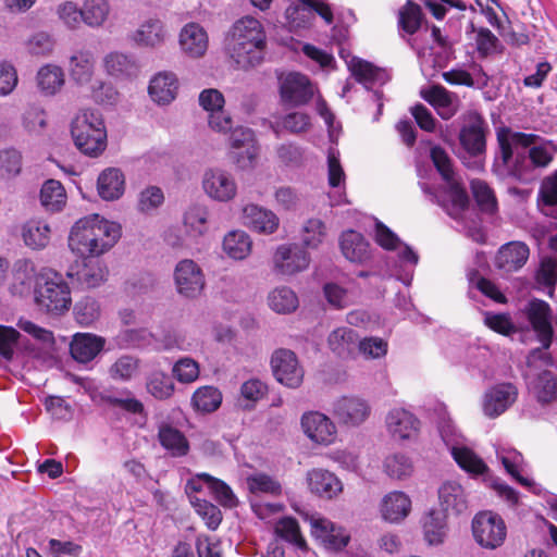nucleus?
I'll list each match as a JSON object with an SVG mask.
<instances>
[{
    "label": "nucleus",
    "instance_id": "obj_27",
    "mask_svg": "<svg viewBox=\"0 0 557 557\" xmlns=\"http://www.w3.org/2000/svg\"><path fill=\"white\" fill-rule=\"evenodd\" d=\"M529 256L530 249L527 244L510 242L498 249L496 265L506 272H515L527 263Z\"/></svg>",
    "mask_w": 557,
    "mask_h": 557
},
{
    "label": "nucleus",
    "instance_id": "obj_41",
    "mask_svg": "<svg viewBox=\"0 0 557 557\" xmlns=\"http://www.w3.org/2000/svg\"><path fill=\"white\" fill-rule=\"evenodd\" d=\"M109 271L100 260H89L76 272V282L82 288H95L107 281Z\"/></svg>",
    "mask_w": 557,
    "mask_h": 557
},
{
    "label": "nucleus",
    "instance_id": "obj_30",
    "mask_svg": "<svg viewBox=\"0 0 557 557\" xmlns=\"http://www.w3.org/2000/svg\"><path fill=\"white\" fill-rule=\"evenodd\" d=\"M339 247L343 256L350 262L363 263L371 257L370 244L362 234L352 230L342 234Z\"/></svg>",
    "mask_w": 557,
    "mask_h": 557
},
{
    "label": "nucleus",
    "instance_id": "obj_53",
    "mask_svg": "<svg viewBox=\"0 0 557 557\" xmlns=\"http://www.w3.org/2000/svg\"><path fill=\"white\" fill-rule=\"evenodd\" d=\"M269 306L277 313H290L298 307V297L289 287L273 289L268 297Z\"/></svg>",
    "mask_w": 557,
    "mask_h": 557
},
{
    "label": "nucleus",
    "instance_id": "obj_43",
    "mask_svg": "<svg viewBox=\"0 0 557 557\" xmlns=\"http://www.w3.org/2000/svg\"><path fill=\"white\" fill-rule=\"evenodd\" d=\"M50 226L41 220H29L22 228V238L32 249H42L50 240Z\"/></svg>",
    "mask_w": 557,
    "mask_h": 557
},
{
    "label": "nucleus",
    "instance_id": "obj_51",
    "mask_svg": "<svg viewBox=\"0 0 557 557\" xmlns=\"http://www.w3.org/2000/svg\"><path fill=\"white\" fill-rule=\"evenodd\" d=\"M140 360L132 355L120 356L109 368V375L114 381L127 382L139 372Z\"/></svg>",
    "mask_w": 557,
    "mask_h": 557
},
{
    "label": "nucleus",
    "instance_id": "obj_56",
    "mask_svg": "<svg viewBox=\"0 0 557 557\" xmlns=\"http://www.w3.org/2000/svg\"><path fill=\"white\" fill-rule=\"evenodd\" d=\"M209 211L205 206H193L184 214V224L187 231L199 236L207 232Z\"/></svg>",
    "mask_w": 557,
    "mask_h": 557
},
{
    "label": "nucleus",
    "instance_id": "obj_62",
    "mask_svg": "<svg viewBox=\"0 0 557 557\" xmlns=\"http://www.w3.org/2000/svg\"><path fill=\"white\" fill-rule=\"evenodd\" d=\"M22 124L28 133L39 134L47 126V113L41 107L32 104L24 111Z\"/></svg>",
    "mask_w": 557,
    "mask_h": 557
},
{
    "label": "nucleus",
    "instance_id": "obj_57",
    "mask_svg": "<svg viewBox=\"0 0 557 557\" xmlns=\"http://www.w3.org/2000/svg\"><path fill=\"white\" fill-rule=\"evenodd\" d=\"M470 185L480 210L486 213H494L497 209V200L491 187L481 180H472Z\"/></svg>",
    "mask_w": 557,
    "mask_h": 557
},
{
    "label": "nucleus",
    "instance_id": "obj_2",
    "mask_svg": "<svg viewBox=\"0 0 557 557\" xmlns=\"http://www.w3.org/2000/svg\"><path fill=\"white\" fill-rule=\"evenodd\" d=\"M430 159L441 175L443 185L436 191H431L424 184L423 191L429 194L431 200L442 207L449 216L455 220L461 219L469 207V197L455 172L451 158L443 147L436 145L430 149Z\"/></svg>",
    "mask_w": 557,
    "mask_h": 557
},
{
    "label": "nucleus",
    "instance_id": "obj_45",
    "mask_svg": "<svg viewBox=\"0 0 557 557\" xmlns=\"http://www.w3.org/2000/svg\"><path fill=\"white\" fill-rule=\"evenodd\" d=\"M252 242L244 231H232L223 240L224 252L234 260H244L251 252Z\"/></svg>",
    "mask_w": 557,
    "mask_h": 557
},
{
    "label": "nucleus",
    "instance_id": "obj_5",
    "mask_svg": "<svg viewBox=\"0 0 557 557\" xmlns=\"http://www.w3.org/2000/svg\"><path fill=\"white\" fill-rule=\"evenodd\" d=\"M71 135L76 148L86 156L96 158L107 148V128L98 110H81L72 120Z\"/></svg>",
    "mask_w": 557,
    "mask_h": 557
},
{
    "label": "nucleus",
    "instance_id": "obj_18",
    "mask_svg": "<svg viewBox=\"0 0 557 557\" xmlns=\"http://www.w3.org/2000/svg\"><path fill=\"white\" fill-rule=\"evenodd\" d=\"M440 510L447 515H461L468 509V495L456 480H446L437 488Z\"/></svg>",
    "mask_w": 557,
    "mask_h": 557
},
{
    "label": "nucleus",
    "instance_id": "obj_40",
    "mask_svg": "<svg viewBox=\"0 0 557 557\" xmlns=\"http://www.w3.org/2000/svg\"><path fill=\"white\" fill-rule=\"evenodd\" d=\"M107 73L115 77H134L139 72L136 60L122 52H110L103 59Z\"/></svg>",
    "mask_w": 557,
    "mask_h": 557
},
{
    "label": "nucleus",
    "instance_id": "obj_61",
    "mask_svg": "<svg viewBox=\"0 0 557 557\" xmlns=\"http://www.w3.org/2000/svg\"><path fill=\"white\" fill-rule=\"evenodd\" d=\"M248 490L252 494L280 495L282 486L278 481L265 473H256L247 478Z\"/></svg>",
    "mask_w": 557,
    "mask_h": 557
},
{
    "label": "nucleus",
    "instance_id": "obj_42",
    "mask_svg": "<svg viewBox=\"0 0 557 557\" xmlns=\"http://www.w3.org/2000/svg\"><path fill=\"white\" fill-rule=\"evenodd\" d=\"M299 236L304 249H318L327 238L326 224L317 218L308 219L304 222Z\"/></svg>",
    "mask_w": 557,
    "mask_h": 557
},
{
    "label": "nucleus",
    "instance_id": "obj_19",
    "mask_svg": "<svg viewBox=\"0 0 557 557\" xmlns=\"http://www.w3.org/2000/svg\"><path fill=\"white\" fill-rule=\"evenodd\" d=\"M385 424L395 441H406L417 436L420 422L411 412L395 408L387 413Z\"/></svg>",
    "mask_w": 557,
    "mask_h": 557
},
{
    "label": "nucleus",
    "instance_id": "obj_11",
    "mask_svg": "<svg viewBox=\"0 0 557 557\" xmlns=\"http://www.w3.org/2000/svg\"><path fill=\"white\" fill-rule=\"evenodd\" d=\"M371 405L362 397L350 395L334 400L332 414L342 425L357 428L371 416Z\"/></svg>",
    "mask_w": 557,
    "mask_h": 557
},
{
    "label": "nucleus",
    "instance_id": "obj_12",
    "mask_svg": "<svg viewBox=\"0 0 557 557\" xmlns=\"http://www.w3.org/2000/svg\"><path fill=\"white\" fill-rule=\"evenodd\" d=\"M518 395V387L513 383L503 382L494 384L483 394V413L490 419L502 416L517 401Z\"/></svg>",
    "mask_w": 557,
    "mask_h": 557
},
{
    "label": "nucleus",
    "instance_id": "obj_10",
    "mask_svg": "<svg viewBox=\"0 0 557 557\" xmlns=\"http://www.w3.org/2000/svg\"><path fill=\"white\" fill-rule=\"evenodd\" d=\"M201 188L207 197L218 202H228L237 195L235 176L221 168H209L203 171Z\"/></svg>",
    "mask_w": 557,
    "mask_h": 557
},
{
    "label": "nucleus",
    "instance_id": "obj_64",
    "mask_svg": "<svg viewBox=\"0 0 557 557\" xmlns=\"http://www.w3.org/2000/svg\"><path fill=\"white\" fill-rule=\"evenodd\" d=\"M421 8L409 0L399 11L398 23L405 32L408 34H414L421 25Z\"/></svg>",
    "mask_w": 557,
    "mask_h": 557
},
{
    "label": "nucleus",
    "instance_id": "obj_22",
    "mask_svg": "<svg viewBox=\"0 0 557 557\" xmlns=\"http://www.w3.org/2000/svg\"><path fill=\"white\" fill-rule=\"evenodd\" d=\"M420 96L436 110L443 120L451 119L458 111V97L441 85L421 89Z\"/></svg>",
    "mask_w": 557,
    "mask_h": 557
},
{
    "label": "nucleus",
    "instance_id": "obj_26",
    "mask_svg": "<svg viewBox=\"0 0 557 557\" xmlns=\"http://www.w3.org/2000/svg\"><path fill=\"white\" fill-rule=\"evenodd\" d=\"M528 388L534 398L542 405H547L557 399V376L548 370H543L531 377L524 374Z\"/></svg>",
    "mask_w": 557,
    "mask_h": 557
},
{
    "label": "nucleus",
    "instance_id": "obj_54",
    "mask_svg": "<svg viewBox=\"0 0 557 557\" xmlns=\"http://www.w3.org/2000/svg\"><path fill=\"white\" fill-rule=\"evenodd\" d=\"M148 393L157 399L170 398L175 391L172 379L163 371H153L149 374L146 383Z\"/></svg>",
    "mask_w": 557,
    "mask_h": 557
},
{
    "label": "nucleus",
    "instance_id": "obj_28",
    "mask_svg": "<svg viewBox=\"0 0 557 557\" xmlns=\"http://www.w3.org/2000/svg\"><path fill=\"white\" fill-rule=\"evenodd\" d=\"M106 339L91 333H77L70 345L72 357L82 363L91 361L103 349Z\"/></svg>",
    "mask_w": 557,
    "mask_h": 557
},
{
    "label": "nucleus",
    "instance_id": "obj_35",
    "mask_svg": "<svg viewBox=\"0 0 557 557\" xmlns=\"http://www.w3.org/2000/svg\"><path fill=\"white\" fill-rule=\"evenodd\" d=\"M95 70V57L90 50H76L69 60V73L71 78L79 85L91 81Z\"/></svg>",
    "mask_w": 557,
    "mask_h": 557
},
{
    "label": "nucleus",
    "instance_id": "obj_63",
    "mask_svg": "<svg viewBox=\"0 0 557 557\" xmlns=\"http://www.w3.org/2000/svg\"><path fill=\"white\" fill-rule=\"evenodd\" d=\"M529 159L533 168H547L557 153V148L549 141L532 144L529 147Z\"/></svg>",
    "mask_w": 557,
    "mask_h": 557
},
{
    "label": "nucleus",
    "instance_id": "obj_48",
    "mask_svg": "<svg viewBox=\"0 0 557 557\" xmlns=\"http://www.w3.org/2000/svg\"><path fill=\"white\" fill-rule=\"evenodd\" d=\"M310 126V116L304 112H292L284 115L280 121L270 122V127L275 133L276 137L280 136L282 131H287L292 134H300L307 132Z\"/></svg>",
    "mask_w": 557,
    "mask_h": 557
},
{
    "label": "nucleus",
    "instance_id": "obj_29",
    "mask_svg": "<svg viewBox=\"0 0 557 557\" xmlns=\"http://www.w3.org/2000/svg\"><path fill=\"white\" fill-rule=\"evenodd\" d=\"M178 90V81L172 72H159L151 79L148 87L151 99L160 104L171 103Z\"/></svg>",
    "mask_w": 557,
    "mask_h": 557
},
{
    "label": "nucleus",
    "instance_id": "obj_34",
    "mask_svg": "<svg viewBox=\"0 0 557 557\" xmlns=\"http://www.w3.org/2000/svg\"><path fill=\"white\" fill-rule=\"evenodd\" d=\"M411 500L404 493L394 491L385 495L381 503V515L388 522H399L410 512Z\"/></svg>",
    "mask_w": 557,
    "mask_h": 557
},
{
    "label": "nucleus",
    "instance_id": "obj_46",
    "mask_svg": "<svg viewBox=\"0 0 557 557\" xmlns=\"http://www.w3.org/2000/svg\"><path fill=\"white\" fill-rule=\"evenodd\" d=\"M313 1L298 0L285 11L287 24L292 30L307 27L313 18Z\"/></svg>",
    "mask_w": 557,
    "mask_h": 557
},
{
    "label": "nucleus",
    "instance_id": "obj_23",
    "mask_svg": "<svg viewBox=\"0 0 557 557\" xmlns=\"http://www.w3.org/2000/svg\"><path fill=\"white\" fill-rule=\"evenodd\" d=\"M306 480L310 492L325 499H332L343 491L341 480L325 469L318 468L308 471Z\"/></svg>",
    "mask_w": 557,
    "mask_h": 557
},
{
    "label": "nucleus",
    "instance_id": "obj_9",
    "mask_svg": "<svg viewBox=\"0 0 557 557\" xmlns=\"http://www.w3.org/2000/svg\"><path fill=\"white\" fill-rule=\"evenodd\" d=\"M173 277L176 292L186 299L200 297L206 287L205 273L191 259L181 260L175 265Z\"/></svg>",
    "mask_w": 557,
    "mask_h": 557
},
{
    "label": "nucleus",
    "instance_id": "obj_31",
    "mask_svg": "<svg viewBox=\"0 0 557 557\" xmlns=\"http://www.w3.org/2000/svg\"><path fill=\"white\" fill-rule=\"evenodd\" d=\"M97 190L101 199L113 201L122 197L125 190V177L117 168L104 169L98 176Z\"/></svg>",
    "mask_w": 557,
    "mask_h": 557
},
{
    "label": "nucleus",
    "instance_id": "obj_8",
    "mask_svg": "<svg viewBox=\"0 0 557 557\" xmlns=\"http://www.w3.org/2000/svg\"><path fill=\"white\" fill-rule=\"evenodd\" d=\"M472 534L481 547L495 549L505 542L507 529L504 520L498 515L484 511L473 518Z\"/></svg>",
    "mask_w": 557,
    "mask_h": 557
},
{
    "label": "nucleus",
    "instance_id": "obj_60",
    "mask_svg": "<svg viewBox=\"0 0 557 557\" xmlns=\"http://www.w3.org/2000/svg\"><path fill=\"white\" fill-rule=\"evenodd\" d=\"M75 320L83 326H89L100 317V306L91 297L81 299L74 307Z\"/></svg>",
    "mask_w": 557,
    "mask_h": 557
},
{
    "label": "nucleus",
    "instance_id": "obj_6",
    "mask_svg": "<svg viewBox=\"0 0 557 557\" xmlns=\"http://www.w3.org/2000/svg\"><path fill=\"white\" fill-rule=\"evenodd\" d=\"M35 300L47 312L62 313L72 304L70 287L61 274L53 271L41 273L36 283Z\"/></svg>",
    "mask_w": 557,
    "mask_h": 557
},
{
    "label": "nucleus",
    "instance_id": "obj_39",
    "mask_svg": "<svg viewBox=\"0 0 557 557\" xmlns=\"http://www.w3.org/2000/svg\"><path fill=\"white\" fill-rule=\"evenodd\" d=\"M36 82L42 95L54 96L64 86V72L59 65L46 64L38 70Z\"/></svg>",
    "mask_w": 557,
    "mask_h": 557
},
{
    "label": "nucleus",
    "instance_id": "obj_32",
    "mask_svg": "<svg viewBox=\"0 0 557 557\" xmlns=\"http://www.w3.org/2000/svg\"><path fill=\"white\" fill-rule=\"evenodd\" d=\"M180 45L185 53L193 58H199L208 48L207 33L199 24L189 23L181 30Z\"/></svg>",
    "mask_w": 557,
    "mask_h": 557
},
{
    "label": "nucleus",
    "instance_id": "obj_7",
    "mask_svg": "<svg viewBox=\"0 0 557 557\" xmlns=\"http://www.w3.org/2000/svg\"><path fill=\"white\" fill-rule=\"evenodd\" d=\"M527 315L542 344V348L533 349L527 357V364L531 367L534 360L545 358L543 349H548L553 342L552 309L546 301L534 299L529 304Z\"/></svg>",
    "mask_w": 557,
    "mask_h": 557
},
{
    "label": "nucleus",
    "instance_id": "obj_59",
    "mask_svg": "<svg viewBox=\"0 0 557 557\" xmlns=\"http://www.w3.org/2000/svg\"><path fill=\"white\" fill-rule=\"evenodd\" d=\"M200 374L199 363L190 357L180 358L172 367V375L180 383H194Z\"/></svg>",
    "mask_w": 557,
    "mask_h": 557
},
{
    "label": "nucleus",
    "instance_id": "obj_33",
    "mask_svg": "<svg viewBox=\"0 0 557 557\" xmlns=\"http://www.w3.org/2000/svg\"><path fill=\"white\" fill-rule=\"evenodd\" d=\"M447 513L440 509H431L423 518L422 528L426 543L437 546L445 542L448 533Z\"/></svg>",
    "mask_w": 557,
    "mask_h": 557
},
{
    "label": "nucleus",
    "instance_id": "obj_36",
    "mask_svg": "<svg viewBox=\"0 0 557 557\" xmlns=\"http://www.w3.org/2000/svg\"><path fill=\"white\" fill-rule=\"evenodd\" d=\"M359 335L350 327L342 326L332 331L327 337L330 349L341 358H349L357 350Z\"/></svg>",
    "mask_w": 557,
    "mask_h": 557
},
{
    "label": "nucleus",
    "instance_id": "obj_49",
    "mask_svg": "<svg viewBox=\"0 0 557 557\" xmlns=\"http://www.w3.org/2000/svg\"><path fill=\"white\" fill-rule=\"evenodd\" d=\"M222 403L221 392L213 386H201L195 391L191 397L193 407L200 412L215 411Z\"/></svg>",
    "mask_w": 557,
    "mask_h": 557
},
{
    "label": "nucleus",
    "instance_id": "obj_14",
    "mask_svg": "<svg viewBox=\"0 0 557 557\" xmlns=\"http://www.w3.org/2000/svg\"><path fill=\"white\" fill-rule=\"evenodd\" d=\"M459 141L462 148L472 157H480L485 152V134L487 125L478 112H469L463 116Z\"/></svg>",
    "mask_w": 557,
    "mask_h": 557
},
{
    "label": "nucleus",
    "instance_id": "obj_58",
    "mask_svg": "<svg viewBox=\"0 0 557 557\" xmlns=\"http://www.w3.org/2000/svg\"><path fill=\"white\" fill-rule=\"evenodd\" d=\"M275 532L280 537L300 549H304L307 546L306 541L301 535L299 524L294 518L286 517L281 519L275 525Z\"/></svg>",
    "mask_w": 557,
    "mask_h": 557
},
{
    "label": "nucleus",
    "instance_id": "obj_21",
    "mask_svg": "<svg viewBox=\"0 0 557 557\" xmlns=\"http://www.w3.org/2000/svg\"><path fill=\"white\" fill-rule=\"evenodd\" d=\"M313 96V87L307 76L289 73L281 84V97L284 102L300 106Z\"/></svg>",
    "mask_w": 557,
    "mask_h": 557
},
{
    "label": "nucleus",
    "instance_id": "obj_47",
    "mask_svg": "<svg viewBox=\"0 0 557 557\" xmlns=\"http://www.w3.org/2000/svg\"><path fill=\"white\" fill-rule=\"evenodd\" d=\"M383 470L393 480H406L414 471L413 462L405 454L396 453L388 455L383 462Z\"/></svg>",
    "mask_w": 557,
    "mask_h": 557
},
{
    "label": "nucleus",
    "instance_id": "obj_4",
    "mask_svg": "<svg viewBox=\"0 0 557 557\" xmlns=\"http://www.w3.org/2000/svg\"><path fill=\"white\" fill-rule=\"evenodd\" d=\"M541 138L535 134L513 132L508 127L497 132V140L500 149L502 163L496 165V171L504 176H510L518 181H528L532 173V163L525 153L519 148H528Z\"/></svg>",
    "mask_w": 557,
    "mask_h": 557
},
{
    "label": "nucleus",
    "instance_id": "obj_24",
    "mask_svg": "<svg viewBox=\"0 0 557 557\" xmlns=\"http://www.w3.org/2000/svg\"><path fill=\"white\" fill-rule=\"evenodd\" d=\"M449 432V425L443 426L441 429V435L447 446L450 447V451L453 455V458L457 462V465L468 473L472 475H480L484 474L488 471L487 466L485 462L470 448L465 446H456L450 443V438L448 436Z\"/></svg>",
    "mask_w": 557,
    "mask_h": 557
},
{
    "label": "nucleus",
    "instance_id": "obj_44",
    "mask_svg": "<svg viewBox=\"0 0 557 557\" xmlns=\"http://www.w3.org/2000/svg\"><path fill=\"white\" fill-rule=\"evenodd\" d=\"M82 9L83 22L91 28L102 27L111 13L109 0H84Z\"/></svg>",
    "mask_w": 557,
    "mask_h": 557
},
{
    "label": "nucleus",
    "instance_id": "obj_37",
    "mask_svg": "<svg viewBox=\"0 0 557 557\" xmlns=\"http://www.w3.org/2000/svg\"><path fill=\"white\" fill-rule=\"evenodd\" d=\"M348 69L356 81L362 84L366 88H371L376 84L382 85L388 79L384 70L358 58H352L349 61Z\"/></svg>",
    "mask_w": 557,
    "mask_h": 557
},
{
    "label": "nucleus",
    "instance_id": "obj_3",
    "mask_svg": "<svg viewBox=\"0 0 557 557\" xmlns=\"http://www.w3.org/2000/svg\"><path fill=\"white\" fill-rule=\"evenodd\" d=\"M265 32L262 24L252 16L238 20L227 39V52L239 69H250L263 60Z\"/></svg>",
    "mask_w": 557,
    "mask_h": 557
},
{
    "label": "nucleus",
    "instance_id": "obj_16",
    "mask_svg": "<svg viewBox=\"0 0 557 557\" xmlns=\"http://www.w3.org/2000/svg\"><path fill=\"white\" fill-rule=\"evenodd\" d=\"M304 433L314 443L321 445L333 444L337 436L334 422L324 413L309 411L301 417Z\"/></svg>",
    "mask_w": 557,
    "mask_h": 557
},
{
    "label": "nucleus",
    "instance_id": "obj_50",
    "mask_svg": "<svg viewBox=\"0 0 557 557\" xmlns=\"http://www.w3.org/2000/svg\"><path fill=\"white\" fill-rule=\"evenodd\" d=\"M66 195L60 182L47 181L40 190V202L47 211H59L65 205Z\"/></svg>",
    "mask_w": 557,
    "mask_h": 557
},
{
    "label": "nucleus",
    "instance_id": "obj_55",
    "mask_svg": "<svg viewBox=\"0 0 557 557\" xmlns=\"http://www.w3.org/2000/svg\"><path fill=\"white\" fill-rule=\"evenodd\" d=\"M198 479L203 480L215 499L224 507L233 508L237 505V498L231 487L223 481L208 473H199Z\"/></svg>",
    "mask_w": 557,
    "mask_h": 557
},
{
    "label": "nucleus",
    "instance_id": "obj_20",
    "mask_svg": "<svg viewBox=\"0 0 557 557\" xmlns=\"http://www.w3.org/2000/svg\"><path fill=\"white\" fill-rule=\"evenodd\" d=\"M168 32L159 18H147L129 35L131 41L141 48H158L165 42Z\"/></svg>",
    "mask_w": 557,
    "mask_h": 557
},
{
    "label": "nucleus",
    "instance_id": "obj_15",
    "mask_svg": "<svg viewBox=\"0 0 557 557\" xmlns=\"http://www.w3.org/2000/svg\"><path fill=\"white\" fill-rule=\"evenodd\" d=\"M271 367L275 379L281 384L297 388L302 383L304 371L294 351L285 348L276 349L271 358Z\"/></svg>",
    "mask_w": 557,
    "mask_h": 557
},
{
    "label": "nucleus",
    "instance_id": "obj_17",
    "mask_svg": "<svg viewBox=\"0 0 557 557\" xmlns=\"http://www.w3.org/2000/svg\"><path fill=\"white\" fill-rule=\"evenodd\" d=\"M308 520L312 535L320 540L325 547L339 550L348 544L350 536L344 528L320 516H310Z\"/></svg>",
    "mask_w": 557,
    "mask_h": 557
},
{
    "label": "nucleus",
    "instance_id": "obj_38",
    "mask_svg": "<svg viewBox=\"0 0 557 557\" xmlns=\"http://www.w3.org/2000/svg\"><path fill=\"white\" fill-rule=\"evenodd\" d=\"M158 440L172 457H183L189 451V443L186 436L170 424L163 423L159 426Z\"/></svg>",
    "mask_w": 557,
    "mask_h": 557
},
{
    "label": "nucleus",
    "instance_id": "obj_13",
    "mask_svg": "<svg viewBox=\"0 0 557 557\" xmlns=\"http://www.w3.org/2000/svg\"><path fill=\"white\" fill-rule=\"evenodd\" d=\"M309 253L298 244L280 245L273 256V269L284 276L305 271L310 264Z\"/></svg>",
    "mask_w": 557,
    "mask_h": 557
},
{
    "label": "nucleus",
    "instance_id": "obj_52",
    "mask_svg": "<svg viewBox=\"0 0 557 557\" xmlns=\"http://www.w3.org/2000/svg\"><path fill=\"white\" fill-rule=\"evenodd\" d=\"M497 457L502 461L506 471L521 485L531 487L533 482L524 476H521L519 469L522 467L524 459L521 453L516 449L502 448L497 450Z\"/></svg>",
    "mask_w": 557,
    "mask_h": 557
},
{
    "label": "nucleus",
    "instance_id": "obj_25",
    "mask_svg": "<svg viewBox=\"0 0 557 557\" xmlns=\"http://www.w3.org/2000/svg\"><path fill=\"white\" fill-rule=\"evenodd\" d=\"M242 219L247 227L263 234L274 233L280 224L275 213L253 203L246 205L243 208Z\"/></svg>",
    "mask_w": 557,
    "mask_h": 557
},
{
    "label": "nucleus",
    "instance_id": "obj_1",
    "mask_svg": "<svg viewBox=\"0 0 557 557\" xmlns=\"http://www.w3.org/2000/svg\"><path fill=\"white\" fill-rule=\"evenodd\" d=\"M121 225L91 214L79 219L71 228L70 249L81 257H98L108 252L121 238Z\"/></svg>",
    "mask_w": 557,
    "mask_h": 557
}]
</instances>
